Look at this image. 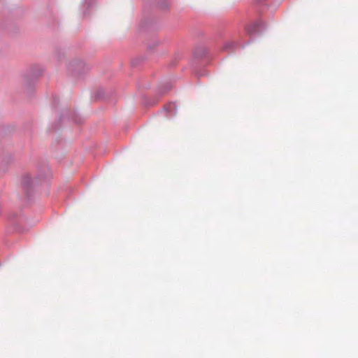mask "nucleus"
<instances>
[{"instance_id":"f257e3e1","label":"nucleus","mask_w":358,"mask_h":358,"mask_svg":"<svg viewBox=\"0 0 358 358\" xmlns=\"http://www.w3.org/2000/svg\"><path fill=\"white\" fill-rule=\"evenodd\" d=\"M255 27H256V24L254 25V27H248L247 29V31L250 34H252L255 32Z\"/></svg>"}]
</instances>
